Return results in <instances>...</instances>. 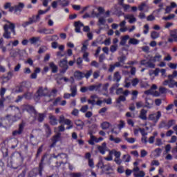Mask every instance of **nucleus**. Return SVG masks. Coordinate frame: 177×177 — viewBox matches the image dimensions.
Segmentation results:
<instances>
[{"label": "nucleus", "instance_id": "f257e3e1", "mask_svg": "<svg viewBox=\"0 0 177 177\" xmlns=\"http://www.w3.org/2000/svg\"><path fill=\"white\" fill-rule=\"evenodd\" d=\"M9 24H6L3 26V30L4 32L3 34V38H6V39H10L12 38V36H10V34L12 32L14 35H16V30H15V24L8 22Z\"/></svg>", "mask_w": 177, "mask_h": 177}, {"label": "nucleus", "instance_id": "f03ea898", "mask_svg": "<svg viewBox=\"0 0 177 177\" xmlns=\"http://www.w3.org/2000/svg\"><path fill=\"white\" fill-rule=\"evenodd\" d=\"M160 118H161V111H160L156 112V113L149 114V115L148 116V120L149 121H153L154 124H157Z\"/></svg>", "mask_w": 177, "mask_h": 177}, {"label": "nucleus", "instance_id": "7ed1b4c3", "mask_svg": "<svg viewBox=\"0 0 177 177\" xmlns=\"http://www.w3.org/2000/svg\"><path fill=\"white\" fill-rule=\"evenodd\" d=\"M46 157H47L46 155H44L41 157L40 162L39 163L38 169H33V171H38V174H35V175H39V176H42V171H44V166L45 165V163L44 162V161H45V158H46Z\"/></svg>", "mask_w": 177, "mask_h": 177}, {"label": "nucleus", "instance_id": "20e7f679", "mask_svg": "<svg viewBox=\"0 0 177 177\" xmlns=\"http://www.w3.org/2000/svg\"><path fill=\"white\" fill-rule=\"evenodd\" d=\"M24 8V3H19V5L10 8V12H14L15 15H20V12L23 10Z\"/></svg>", "mask_w": 177, "mask_h": 177}, {"label": "nucleus", "instance_id": "39448f33", "mask_svg": "<svg viewBox=\"0 0 177 177\" xmlns=\"http://www.w3.org/2000/svg\"><path fill=\"white\" fill-rule=\"evenodd\" d=\"M59 67L62 68V70H60L61 74H64L67 70H68V65L67 64V59H63L62 60L59 61Z\"/></svg>", "mask_w": 177, "mask_h": 177}, {"label": "nucleus", "instance_id": "423d86ee", "mask_svg": "<svg viewBox=\"0 0 177 177\" xmlns=\"http://www.w3.org/2000/svg\"><path fill=\"white\" fill-rule=\"evenodd\" d=\"M6 118L9 121V122H16L21 118V113H18L12 117V115H7Z\"/></svg>", "mask_w": 177, "mask_h": 177}, {"label": "nucleus", "instance_id": "0eeeda50", "mask_svg": "<svg viewBox=\"0 0 177 177\" xmlns=\"http://www.w3.org/2000/svg\"><path fill=\"white\" fill-rule=\"evenodd\" d=\"M62 138V133L60 132H58L56 135H55L52 138V144L50 145V147H55L56 146V143L57 142H60V139Z\"/></svg>", "mask_w": 177, "mask_h": 177}, {"label": "nucleus", "instance_id": "6e6552de", "mask_svg": "<svg viewBox=\"0 0 177 177\" xmlns=\"http://www.w3.org/2000/svg\"><path fill=\"white\" fill-rule=\"evenodd\" d=\"M69 3H70L68 1H66V3H63V1H53L51 5L53 9H56V8H57L58 6H62V8H66V6H68Z\"/></svg>", "mask_w": 177, "mask_h": 177}, {"label": "nucleus", "instance_id": "1a4fd4ad", "mask_svg": "<svg viewBox=\"0 0 177 177\" xmlns=\"http://www.w3.org/2000/svg\"><path fill=\"white\" fill-rule=\"evenodd\" d=\"M23 131H24V122L19 124L18 130H15L12 132V136L21 135L23 133Z\"/></svg>", "mask_w": 177, "mask_h": 177}, {"label": "nucleus", "instance_id": "9d476101", "mask_svg": "<svg viewBox=\"0 0 177 177\" xmlns=\"http://www.w3.org/2000/svg\"><path fill=\"white\" fill-rule=\"evenodd\" d=\"M28 20L29 21H28L23 22V24H21L24 28H26V27H27L28 26L33 24V23H37V20H35V15H32L31 17H29Z\"/></svg>", "mask_w": 177, "mask_h": 177}, {"label": "nucleus", "instance_id": "9b49d317", "mask_svg": "<svg viewBox=\"0 0 177 177\" xmlns=\"http://www.w3.org/2000/svg\"><path fill=\"white\" fill-rule=\"evenodd\" d=\"M27 88H28V83H27L26 82H23L18 87V90H16V92H17V93L24 92V91H26Z\"/></svg>", "mask_w": 177, "mask_h": 177}, {"label": "nucleus", "instance_id": "f8f14e48", "mask_svg": "<svg viewBox=\"0 0 177 177\" xmlns=\"http://www.w3.org/2000/svg\"><path fill=\"white\" fill-rule=\"evenodd\" d=\"M124 19L126 20H129V23L130 24H133V23H135L136 21V18L132 14L124 15Z\"/></svg>", "mask_w": 177, "mask_h": 177}, {"label": "nucleus", "instance_id": "ddd939ff", "mask_svg": "<svg viewBox=\"0 0 177 177\" xmlns=\"http://www.w3.org/2000/svg\"><path fill=\"white\" fill-rule=\"evenodd\" d=\"M116 95H124V96H128L131 92L129 90H126L124 91V88H118L116 89L115 92Z\"/></svg>", "mask_w": 177, "mask_h": 177}, {"label": "nucleus", "instance_id": "4468645a", "mask_svg": "<svg viewBox=\"0 0 177 177\" xmlns=\"http://www.w3.org/2000/svg\"><path fill=\"white\" fill-rule=\"evenodd\" d=\"M138 117H139V118H140V120H142L143 121H146V120H147V118H147V110L141 109Z\"/></svg>", "mask_w": 177, "mask_h": 177}, {"label": "nucleus", "instance_id": "2eb2a0df", "mask_svg": "<svg viewBox=\"0 0 177 177\" xmlns=\"http://www.w3.org/2000/svg\"><path fill=\"white\" fill-rule=\"evenodd\" d=\"M59 124H65V125H70L71 120H70L69 119H66V118H64V115H61L59 116Z\"/></svg>", "mask_w": 177, "mask_h": 177}, {"label": "nucleus", "instance_id": "dca6fc26", "mask_svg": "<svg viewBox=\"0 0 177 177\" xmlns=\"http://www.w3.org/2000/svg\"><path fill=\"white\" fill-rule=\"evenodd\" d=\"M97 149L101 154H104L106 153V150H107V144L106 142H103L102 146L97 147Z\"/></svg>", "mask_w": 177, "mask_h": 177}, {"label": "nucleus", "instance_id": "f3484780", "mask_svg": "<svg viewBox=\"0 0 177 177\" xmlns=\"http://www.w3.org/2000/svg\"><path fill=\"white\" fill-rule=\"evenodd\" d=\"M37 32L39 34H53V29L49 30L48 28H39L37 30Z\"/></svg>", "mask_w": 177, "mask_h": 177}, {"label": "nucleus", "instance_id": "a211bd4d", "mask_svg": "<svg viewBox=\"0 0 177 177\" xmlns=\"http://www.w3.org/2000/svg\"><path fill=\"white\" fill-rule=\"evenodd\" d=\"M35 120H37L39 122H44L45 120L46 115L45 113H35Z\"/></svg>", "mask_w": 177, "mask_h": 177}, {"label": "nucleus", "instance_id": "6ab92c4d", "mask_svg": "<svg viewBox=\"0 0 177 177\" xmlns=\"http://www.w3.org/2000/svg\"><path fill=\"white\" fill-rule=\"evenodd\" d=\"M75 27V32H81V27H84V24L81 23V21H75L74 24Z\"/></svg>", "mask_w": 177, "mask_h": 177}, {"label": "nucleus", "instance_id": "aec40b11", "mask_svg": "<svg viewBox=\"0 0 177 177\" xmlns=\"http://www.w3.org/2000/svg\"><path fill=\"white\" fill-rule=\"evenodd\" d=\"M84 73L80 71H76L74 73V77L75 80H78V81H80V80H82L84 78Z\"/></svg>", "mask_w": 177, "mask_h": 177}, {"label": "nucleus", "instance_id": "412c9836", "mask_svg": "<svg viewBox=\"0 0 177 177\" xmlns=\"http://www.w3.org/2000/svg\"><path fill=\"white\" fill-rule=\"evenodd\" d=\"M44 127L46 138H49V136L52 135V129H50V126H49V124H44Z\"/></svg>", "mask_w": 177, "mask_h": 177}, {"label": "nucleus", "instance_id": "4be33fe9", "mask_svg": "<svg viewBox=\"0 0 177 177\" xmlns=\"http://www.w3.org/2000/svg\"><path fill=\"white\" fill-rule=\"evenodd\" d=\"M49 120L50 125H53V127L57 125V118H56V116L53 115H50Z\"/></svg>", "mask_w": 177, "mask_h": 177}, {"label": "nucleus", "instance_id": "5701e85b", "mask_svg": "<svg viewBox=\"0 0 177 177\" xmlns=\"http://www.w3.org/2000/svg\"><path fill=\"white\" fill-rule=\"evenodd\" d=\"M75 124L77 127L78 129H84L85 123L81 120H75Z\"/></svg>", "mask_w": 177, "mask_h": 177}, {"label": "nucleus", "instance_id": "b1692460", "mask_svg": "<svg viewBox=\"0 0 177 177\" xmlns=\"http://www.w3.org/2000/svg\"><path fill=\"white\" fill-rule=\"evenodd\" d=\"M102 86V84H99L98 85H91L88 87V91L90 92H93V91H99V88Z\"/></svg>", "mask_w": 177, "mask_h": 177}, {"label": "nucleus", "instance_id": "393cba45", "mask_svg": "<svg viewBox=\"0 0 177 177\" xmlns=\"http://www.w3.org/2000/svg\"><path fill=\"white\" fill-rule=\"evenodd\" d=\"M5 44V41L3 40V38H0V49H1V52L3 53H6V46H3Z\"/></svg>", "mask_w": 177, "mask_h": 177}, {"label": "nucleus", "instance_id": "a878e982", "mask_svg": "<svg viewBox=\"0 0 177 177\" xmlns=\"http://www.w3.org/2000/svg\"><path fill=\"white\" fill-rule=\"evenodd\" d=\"M170 37L174 38V42H177V29H174L169 31Z\"/></svg>", "mask_w": 177, "mask_h": 177}, {"label": "nucleus", "instance_id": "bb28decb", "mask_svg": "<svg viewBox=\"0 0 177 177\" xmlns=\"http://www.w3.org/2000/svg\"><path fill=\"white\" fill-rule=\"evenodd\" d=\"M145 103L146 104L144 105V107H146L147 109H151V106H153V100L151 99L146 98Z\"/></svg>", "mask_w": 177, "mask_h": 177}, {"label": "nucleus", "instance_id": "cd10ccee", "mask_svg": "<svg viewBox=\"0 0 177 177\" xmlns=\"http://www.w3.org/2000/svg\"><path fill=\"white\" fill-rule=\"evenodd\" d=\"M177 5L175 2H171V6H167L165 13H169L174 8H176Z\"/></svg>", "mask_w": 177, "mask_h": 177}, {"label": "nucleus", "instance_id": "c85d7f7f", "mask_svg": "<svg viewBox=\"0 0 177 177\" xmlns=\"http://www.w3.org/2000/svg\"><path fill=\"white\" fill-rule=\"evenodd\" d=\"M128 39H129V35L123 36L121 38L120 45H121V46H125V44H127V41H128Z\"/></svg>", "mask_w": 177, "mask_h": 177}, {"label": "nucleus", "instance_id": "c756f323", "mask_svg": "<svg viewBox=\"0 0 177 177\" xmlns=\"http://www.w3.org/2000/svg\"><path fill=\"white\" fill-rule=\"evenodd\" d=\"M127 97L125 95H120L118 98L116 99L117 104H121V102H126Z\"/></svg>", "mask_w": 177, "mask_h": 177}, {"label": "nucleus", "instance_id": "7c9ffc66", "mask_svg": "<svg viewBox=\"0 0 177 177\" xmlns=\"http://www.w3.org/2000/svg\"><path fill=\"white\" fill-rule=\"evenodd\" d=\"M37 97H41L42 96H46V93H45V90H44V88L39 87L37 92Z\"/></svg>", "mask_w": 177, "mask_h": 177}, {"label": "nucleus", "instance_id": "2f4dec72", "mask_svg": "<svg viewBox=\"0 0 177 177\" xmlns=\"http://www.w3.org/2000/svg\"><path fill=\"white\" fill-rule=\"evenodd\" d=\"M118 86H120L119 83L113 84V86L109 88L111 95H113V93H114V91H117L118 89Z\"/></svg>", "mask_w": 177, "mask_h": 177}, {"label": "nucleus", "instance_id": "473e14b6", "mask_svg": "<svg viewBox=\"0 0 177 177\" xmlns=\"http://www.w3.org/2000/svg\"><path fill=\"white\" fill-rule=\"evenodd\" d=\"M104 24H106V18H104V17H100L98 19L97 26L100 27V26H104Z\"/></svg>", "mask_w": 177, "mask_h": 177}, {"label": "nucleus", "instance_id": "72a5a7b5", "mask_svg": "<svg viewBox=\"0 0 177 177\" xmlns=\"http://www.w3.org/2000/svg\"><path fill=\"white\" fill-rule=\"evenodd\" d=\"M71 96L72 97H75L77 95V86H71Z\"/></svg>", "mask_w": 177, "mask_h": 177}, {"label": "nucleus", "instance_id": "f704fd0d", "mask_svg": "<svg viewBox=\"0 0 177 177\" xmlns=\"http://www.w3.org/2000/svg\"><path fill=\"white\" fill-rule=\"evenodd\" d=\"M113 81H116V82H118L119 81H121V75H120V72H115L113 75Z\"/></svg>", "mask_w": 177, "mask_h": 177}, {"label": "nucleus", "instance_id": "c9c22d12", "mask_svg": "<svg viewBox=\"0 0 177 177\" xmlns=\"http://www.w3.org/2000/svg\"><path fill=\"white\" fill-rule=\"evenodd\" d=\"M50 68H52V73H57V66L54 62H50L49 64Z\"/></svg>", "mask_w": 177, "mask_h": 177}, {"label": "nucleus", "instance_id": "e433bc0d", "mask_svg": "<svg viewBox=\"0 0 177 177\" xmlns=\"http://www.w3.org/2000/svg\"><path fill=\"white\" fill-rule=\"evenodd\" d=\"M140 41L135 38H131L129 41V44L130 45H138L139 44Z\"/></svg>", "mask_w": 177, "mask_h": 177}, {"label": "nucleus", "instance_id": "4c0bfd02", "mask_svg": "<svg viewBox=\"0 0 177 177\" xmlns=\"http://www.w3.org/2000/svg\"><path fill=\"white\" fill-rule=\"evenodd\" d=\"M145 175H146V174H145V171H140L138 173L135 172L133 174L134 177H145Z\"/></svg>", "mask_w": 177, "mask_h": 177}, {"label": "nucleus", "instance_id": "58836bf2", "mask_svg": "<svg viewBox=\"0 0 177 177\" xmlns=\"http://www.w3.org/2000/svg\"><path fill=\"white\" fill-rule=\"evenodd\" d=\"M39 39H41L40 37H34L30 38L29 39V41L32 45H34V44H37V42H38V41H39Z\"/></svg>", "mask_w": 177, "mask_h": 177}, {"label": "nucleus", "instance_id": "ea45409f", "mask_svg": "<svg viewBox=\"0 0 177 177\" xmlns=\"http://www.w3.org/2000/svg\"><path fill=\"white\" fill-rule=\"evenodd\" d=\"M175 124H176V121L175 120H170L167 124V127L168 128V129H169V128H171V127H173V125H175Z\"/></svg>", "mask_w": 177, "mask_h": 177}, {"label": "nucleus", "instance_id": "a19ab883", "mask_svg": "<svg viewBox=\"0 0 177 177\" xmlns=\"http://www.w3.org/2000/svg\"><path fill=\"white\" fill-rule=\"evenodd\" d=\"M122 160L124 161V162H129V161H131V155H123Z\"/></svg>", "mask_w": 177, "mask_h": 177}, {"label": "nucleus", "instance_id": "79ce46f5", "mask_svg": "<svg viewBox=\"0 0 177 177\" xmlns=\"http://www.w3.org/2000/svg\"><path fill=\"white\" fill-rule=\"evenodd\" d=\"M17 164L18 165H21V164L23 163V157L21 156V154H18V156H17Z\"/></svg>", "mask_w": 177, "mask_h": 177}, {"label": "nucleus", "instance_id": "37998d69", "mask_svg": "<svg viewBox=\"0 0 177 177\" xmlns=\"http://www.w3.org/2000/svg\"><path fill=\"white\" fill-rule=\"evenodd\" d=\"M109 140H111V142H114L115 143H120V142H121V139L119 138H114L113 136H110Z\"/></svg>", "mask_w": 177, "mask_h": 177}, {"label": "nucleus", "instance_id": "c03bdc74", "mask_svg": "<svg viewBox=\"0 0 177 177\" xmlns=\"http://www.w3.org/2000/svg\"><path fill=\"white\" fill-rule=\"evenodd\" d=\"M101 127L102 129H108V128H110V124L108 122H104L102 123Z\"/></svg>", "mask_w": 177, "mask_h": 177}, {"label": "nucleus", "instance_id": "a18cd8bd", "mask_svg": "<svg viewBox=\"0 0 177 177\" xmlns=\"http://www.w3.org/2000/svg\"><path fill=\"white\" fill-rule=\"evenodd\" d=\"M117 49H118V45L114 44L111 46L110 47V51L111 53H114V52H117Z\"/></svg>", "mask_w": 177, "mask_h": 177}, {"label": "nucleus", "instance_id": "49530a36", "mask_svg": "<svg viewBox=\"0 0 177 177\" xmlns=\"http://www.w3.org/2000/svg\"><path fill=\"white\" fill-rule=\"evenodd\" d=\"M47 49H48V48H47L46 46H41V47L39 48V50H38L39 55H41V54H42V53H44V52H46Z\"/></svg>", "mask_w": 177, "mask_h": 177}, {"label": "nucleus", "instance_id": "de8ad7c7", "mask_svg": "<svg viewBox=\"0 0 177 177\" xmlns=\"http://www.w3.org/2000/svg\"><path fill=\"white\" fill-rule=\"evenodd\" d=\"M120 5H121V6L123 8L124 12H127V10H128V9H129V5L124 4V1H120Z\"/></svg>", "mask_w": 177, "mask_h": 177}, {"label": "nucleus", "instance_id": "09e8293b", "mask_svg": "<svg viewBox=\"0 0 177 177\" xmlns=\"http://www.w3.org/2000/svg\"><path fill=\"white\" fill-rule=\"evenodd\" d=\"M158 37H160V35L156 31H153L151 33V37L152 38V39H156V38H158Z\"/></svg>", "mask_w": 177, "mask_h": 177}, {"label": "nucleus", "instance_id": "8fccbe9b", "mask_svg": "<svg viewBox=\"0 0 177 177\" xmlns=\"http://www.w3.org/2000/svg\"><path fill=\"white\" fill-rule=\"evenodd\" d=\"M176 82L174 80L169 79V88H174V86L176 85Z\"/></svg>", "mask_w": 177, "mask_h": 177}, {"label": "nucleus", "instance_id": "3c124183", "mask_svg": "<svg viewBox=\"0 0 177 177\" xmlns=\"http://www.w3.org/2000/svg\"><path fill=\"white\" fill-rule=\"evenodd\" d=\"M70 176L71 177H82V173H81V172L71 173Z\"/></svg>", "mask_w": 177, "mask_h": 177}, {"label": "nucleus", "instance_id": "603ef678", "mask_svg": "<svg viewBox=\"0 0 177 177\" xmlns=\"http://www.w3.org/2000/svg\"><path fill=\"white\" fill-rule=\"evenodd\" d=\"M50 10V7H48L47 9H46L45 10H39L38 11L39 15H45V13H48V12H49Z\"/></svg>", "mask_w": 177, "mask_h": 177}, {"label": "nucleus", "instance_id": "864d4df0", "mask_svg": "<svg viewBox=\"0 0 177 177\" xmlns=\"http://www.w3.org/2000/svg\"><path fill=\"white\" fill-rule=\"evenodd\" d=\"M24 97H25V99H26L27 100H30V99H31L32 94H31V93H26L24 95Z\"/></svg>", "mask_w": 177, "mask_h": 177}, {"label": "nucleus", "instance_id": "5fc2aeb1", "mask_svg": "<svg viewBox=\"0 0 177 177\" xmlns=\"http://www.w3.org/2000/svg\"><path fill=\"white\" fill-rule=\"evenodd\" d=\"M174 17H175V15L174 14H171L167 17H163L162 19L167 21V20H171V19H174Z\"/></svg>", "mask_w": 177, "mask_h": 177}, {"label": "nucleus", "instance_id": "6e6d98bb", "mask_svg": "<svg viewBox=\"0 0 177 177\" xmlns=\"http://www.w3.org/2000/svg\"><path fill=\"white\" fill-rule=\"evenodd\" d=\"M96 167H97L98 168H101V169H103V168H106V165L103 164V162L102 160L98 162Z\"/></svg>", "mask_w": 177, "mask_h": 177}, {"label": "nucleus", "instance_id": "4d7b16f0", "mask_svg": "<svg viewBox=\"0 0 177 177\" xmlns=\"http://www.w3.org/2000/svg\"><path fill=\"white\" fill-rule=\"evenodd\" d=\"M119 129H122V128L125 127V122L124 120H120V124L118 125Z\"/></svg>", "mask_w": 177, "mask_h": 177}, {"label": "nucleus", "instance_id": "13d9d810", "mask_svg": "<svg viewBox=\"0 0 177 177\" xmlns=\"http://www.w3.org/2000/svg\"><path fill=\"white\" fill-rule=\"evenodd\" d=\"M88 109H89V106L88 105H84L82 106V108L80 109V111H82V113H86Z\"/></svg>", "mask_w": 177, "mask_h": 177}, {"label": "nucleus", "instance_id": "bf43d9fd", "mask_svg": "<svg viewBox=\"0 0 177 177\" xmlns=\"http://www.w3.org/2000/svg\"><path fill=\"white\" fill-rule=\"evenodd\" d=\"M167 91H168V90H167L165 87L160 86V87L159 88V92H160V93H162V94L167 93Z\"/></svg>", "mask_w": 177, "mask_h": 177}, {"label": "nucleus", "instance_id": "052dcab7", "mask_svg": "<svg viewBox=\"0 0 177 177\" xmlns=\"http://www.w3.org/2000/svg\"><path fill=\"white\" fill-rule=\"evenodd\" d=\"M88 56H89V53H88L86 52H84V54H83V59L85 60V62H88L90 61V59L88 57Z\"/></svg>", "mask_w": 177, "mask_h": 177}, {"label": "nucleus", "instance_id": "680f3d73", "mask_svg": "<svg viewBox=\"0 0 177 177\" xmlns=\"http://www.w3.org/2000/svg\"><path fill=\"white\" fill-rule=\"evenodd\" d=\"M165 153L166 154H168V153H169V151H171V149H172V147H171V145L167 144L165 147Z\"/></svg>", "mask_w": 177, "mask_h": 177}, {"label": "nucleus", "instance_id": "e2e57ef3", "mask_svg": "<svg viewBox=\"0 0 177 177\" xmlns=\"http://www.w3.org/2000/svg\"><path fill=\"white\" fill-rule=\"evenodd\" d=\"M118 60L120 62V63H124V62H125V60H127V57L125 55H122L121 57H119L118 58Z\"/></svg>", "mask_w": 177, "mask_h": 177}, {"label": "nucleus", "instance_id": "0e129e2a", "mask_svg": "<svg viewBox=\"0 0 177 177\" xmlns=\"http://www.w3.org/2000/svg\"><path fill=\"white\" fill-rule=\"evenodd\" d=\"M92 70L88 71L86 74L84 73V77L88 80V78L92 75Z\"/></svg>", "mask_w": 177, "mask_h": 177}, {"label": "nucleus", "instance_id": "69168bd1", "mask_svg": "<svg viewBox=\"0 0 177 177\" xmlns=\"http://www.w3.org/2000/svg\"><path fill=\"white\" fill-rule=\"evenodd\" d=\"M126 140L128 142V143H135L136 139L133 138H126Z\"/></svg>", "mask_w": 177, "mask_h": 177}, {"label": "nucleus", "instance_id": "338daca9", "mask_svg": "<svg viewBox=\"0 0 177 177\" xmlns=\"http://www.w3.org/2000/svg\"><path fill=\"white\" fill-rule=\"evenodd\" d=\"M88 166L90 168H95V163L93 162V159L88 160Z\"/></svg>", "mask_w": 177, "mask_h": 177}, {"label": "nucleus", "instance_id": "774afa93", "mask_svg": "<svg viewBox=\"0 0 177 177\" xmlns=\"http://www.w3.org/2000/svg\"><path fill=\"white\" fill-rule=\"evenodd\" d=\"M139 131H140L142 136H147V132H146V130H145V129L139 128Z\"/></svg>", "mask_w": 177, "mask_h": 177}]
</instances>
